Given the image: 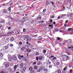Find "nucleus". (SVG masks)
Instances as JSON below:
<instances>
[{"instance_id": "49530a36", "label": "nucleus", "mask_w": 73, "mask_h": 73, "mask_svg": "<svg viewBox=\"0 0 73 73\" xmlns=\"http://www.w3.org/2000/svg\"><path fill=\"white\" fill-rule=\"evenodd\" d=\"M11 27H8V29L9 30H10L11 29Z\"/></svg>"}, {"instance_id": "473e14b6", "label": "nucleus", "mask_w": 73, "mask_h": 73, "mask_svg": "<svg viewBox=\"0 0 73 73\" xmlns=\"http://www.w3.org/2000/svg\"><path fill=\"white\" fill-rule=\"evenodd\" d=\"M46 11V9H44L43 11V13H45V11Z\"/></svg>"}, {"instance_id": "c85d7f7f", "label": "nucleus", "mask_w": 73, "mask_h": 73, "mask_svg": "<svg viewBox=\"0 0 73 73\" xmlns=\"http://www.w3.org/2000/svg\"><path fill=\"white\" fill-rule=\"evenodd\" d=\"M67 43H70V40H67Z\"/></svg>"}, {"instance_id": "f257e3e1", "label": "nucleus", "mask_w": 73, "mask_h": 73, "mask_svg": "<svg viewBox=\"0 0 73 73\" xmlns=\"http://www.w3.org/2000/svg\"><path fill=\"white\" fill-rule=\"evenodd\" d=\"M3 65H5V66L6 68H8L9 66V62H5L3 63Z\"/></svg>"}, {"instance_id": "13d9d810", "label": "nucleus", "mask_w": 73, "mask_h": 73, "mask_svg": "<svg viewBox=\"0 0 73 73\" xmlns=\"http://www.w3.org/2000/svg\"><path fill=\"white\" fill-rule=\"evenodd\" d=\"M52 4L53 5H54V2H52Z\"/></svg>"}, {"instance_id": "dca6fc26", "label": "nucleus", "mask_w": 73, "mask_h": 73, "mask_svg": "<svg viewBox=\"0 0 73 73\" xmlns=\"http://www.w3.org/2000/svg\"><path fill=\"white\" fill-rule=\"evenodd\" d=\"M27 52H31V50L29 49H27Z\"/></svg>"}, {"instance_id": "b1692460", "label": "nucleus", "mask_w": 73, "mask_h": 73, "mask_svg": "<svg viewBox=\"0 0 73 73\" xmlns=\"http://www.w3.org/2000/svg\"><path fill=\"white\" fill-rule=\"evenodd\" d=\"M31 40V39H29V38H28L27 39V40H26V41H29H29H30Z\"/></svg>"}, {"instance_id": "de8ad7c7", "label": "nucleus", "mask_w": 73, "mask_h": 73, "mask_svg": "<svg viewBox=\"0 0 73 73\" xmlns=\"http://www.w3.org/2000/svg\"><path fill=\"white\" fill-rule=\"evenodd\" d=\"M72 71H73V70H70V73H72Z\"/></svg>"}, {"instance_id": "f3484780", "label": "nucleus", "mask_w": 73, "mask_h": 73, "mask_svg": "<svg viewBox=\"0 0 73 73\" xmlns=\"http://www.w3.org/2000/svg\"><path fill=\"white\" fill-rule=\"evenodd\" d=\"M14 33V32H13V31H12V32H9L8 33V34H11V33Z\"/></svg>"}, {"instance_id": "c03bdc74", "label": "nucleus", "mask_w": 73, "mask_h": 73, "mask_svg": "<svg viewBox=\"0 0 73 73\" xmlns=\"http://www.w3.org/2000/svg\"><path fill=\"white\" fill-rule=\"evenodd\" d=\"M57 39L59 41V40H61V38L58 37Z\"/></svg>"}, {"instance_id": "393cba45", "label": "nucleus", "mask_w": 73, "mask_h": 73, "mask_svg": "<svg viewBox=\"0 0 73 73\" xmlns=\"http://www.w3.org/2000/svg\"><path fill=\"white\" fill-rule=\"evenodd\" d=\"M35 54L36 56H38V55H39V53L38 52H36L35 53Z\"/></svg>"}, {"instance_id": "37998d69", "label": "nucleus", "mask_w": 73, "mask_h": 73, "mask_svg": "<svg viewBox=\"0 0 73 73\" xmlns=\"http://www.w3.org/2000/svg\"><path fill=\"white\" fill-rule=\"evenodd\" d=\"M19 45H22V42H20L19 43Z\"/></svg>"}, {"instance_id": "5701e85b", "label": "nucleus", "mask_w": 73, "mask_h": 73, "mask_svg": "<svg viewBox=\"0 0 73 73\" xmlns=\"http://www.w3.org/2000/svg\"><path fill=\"white\" fill-rule=\"evenodd\" d=\"M23 65H24L23 64V63H21L20 64V66H21V67L22 68H23Z\"/></svg>"}, {"instance_id": "a211bd4d", "label": "nucleus", "mask_w": 73, "mask_h": 73, "mask_svg": "<svg viewBox=\"0 0 73 73\" xmlns=\"http://www.w3.org/2000/svg\"><path fill=\"white\" fill-rule=\"evenodd\" d=\"M25 35H23L20 37L21 38H25Z\"/></svg>"}, {"instance_id": "1a4fd4ad", "label": "nucleus", "mask_w": 73, "mask_h": 73, "mask_svg": "<svg viewBox=\"0 0 73 73\" xmlns=\"http://www.w3.org/2000/svg\"><path fill=\"white\" fill-rule=\"evenodd\" d=\"M38 59H39L40 60H41L42 59V57L41 56H39L38 57Z\"/></svg>"}, {"instance_id": "aec40b11", "label": "nucleus", "mask_w": 73, "mask_h": 73, "mask_svg": "<svg viewBox=\"0 0 73 73\" xmlns=\"http://www.w3.org/2000/svg\"><path fill=\"white\" fill-rule=\"evenodd\" d=\"M34 68L35 69V70H37V66H34Z\"/></svg>"}, {"instance_id": "864d4df0", "label": "nucleus", "mask_w": 73, "mask_h": 73, "mask_svg": "<svg viewBox=\"0 0 73 73\" xmlns=\"http://www.w3.org/2000/svg\"><path fill=\"white\" fill-rule=\"evenodd\" d=\"M0 73H4V72L3 71H2Z\"/></svg>"}, {"instance_id": "ddd939ff", "label": "nucleus", "mask_w": 73, "mask_h": 73, "mask_svg": "<svg viewBox=\"0 0 73 73\" xmlns=\"http://www.w3.org/2000/svg\"><path fill=\"white\" fill-rule=\"evenodd\" d=\"M51 3V1H48L47 3V5H48L49 4H50Z\"/></svg>"}, {"instance_id": "39448f33", "label": "nucleus", "mask_w": 73, "mask_h": 73, "mask_svg": "<svg viewBox=\"0 0 73 73\" xmlns=\"http://www.w3.org/2000/svg\"><path fill=\"white\" fill-rule=\"evenodd\" d=\"M12 58L13 60H17V58L16 56H13Z\"/></svg>"}, {"instance_id": "3c124183", "label": "nucleus", "mask_w": 73, "mask_h": 73, "mask_svg": "<svg viewBox=\"0 0 73 73\" xmlns=\"http://www.w3.org/2000/svg\"><path fill=\"white\" fill-rule=\"evenodd\" d=\"M48 26L49 27H50L51 26H53V24H52L51 25H49Z\"/></svg>"}, {"instance_id": "f03ea898", "label": "nucleus", "mask_w": 73, "mask_h": 73, "mask_svg": "<svg viewBox=\"0 0 73 73\" xmlns=\"http://www.w3.org/2000/svg\"><path fill=\"white\" fill-rule=\"evenodd\" d=\"M64 60L65 61V60H69V56H68V55H65L64 56Z\"/></svg>"}, {"instance_id": "0e129e2a", "label": "nucleus", "mask_w": 73, "mask_h": 73, "mask_svg": "<svg viewBox=\"0 0 73 73\" xmlns=\"http://www.w3.org/2000/svg\"><path fill=\"white\" fill-rule=\"evenodd\" d=\"M69 68H71V67H72V66H71V65H69Z\"/></svg>"}, {"instance_id": "8fccbe9b", "label": "nucleus", "mask_w": 73, "mask_h": 73, "mask_svg": "<svg viewBox=\"0 0 73 73\" xmlns=\"http://www.w3.org/2000/svg\"><path fill=\"white\" fill-rule=\"evenodd\" d=\"M56 59H57V58L55 57H54L53 58V60H56Z\"/></svg>"}, {"instance_id": "6e6552de", "label": "nucleus", "mask_w": 73, "mask_h": 73, "mask_svg": "<svg viewBox=\"0 0 73 73\" xmlns=\"http://www.w3.org/2000/svg\"><path fill=\"white\" fill-rule=\"evenodd\" d=\"M14 40H15V38L13 37H12L10 38V40L11 41H13Z\"/></svg>"}, {"instance_id": "2f4dec72", "label": "nucleus", "mask_w": 73, "mask_h": 73, "mask_svg": "<svg viewBox=\"0 0 73 73\" xmlns=\"http://www.w3.org/2000/svg\"><path fill=\"white\" fill-rule=\"evenodd\" d=\"M40 71H41V70L39 69H38L37 70V72H40Z\"/></svg>"}, {"instance_id": "ea45409f", "label": "nucleus", "mask_w": 73, "mask_h": 73, "mask_svg": "<svg viewBox=\"0 0 73 73\" xmlns=\"http://www.w3.org/2000/svg\"><path fill=\"white\" fill-rule=\"evenodd\" d=\"M36 60L38 61V56L36 57Z\"/></svg>"}, {"instance_id": "774afa93", "label": "nucleus", "mask_w": 73, "mask_h": 73, "mask_svg": "<svg viewBox=\"0 0 73 73\" xmlns=\"http://www.w3.org/2000/svg\"><path fill=\"white\" fill-rule=\"evenodd\" d=\"M19 34H20V33L19 32L17 33V35H19Z\"/></svg>"}, {"instance_id": "f704fd0d", "label": "nucleus", "mask_w": 73, "mask_h": 73, "mask_svg": "<svg viewBox=\"0 0 73 73\" xmlns=\"http://www.w3.org/2000/svg\"><path fill=\"white\" fill-rule=\"evenodd\" d=\"M0 56H1V57H3V54L1 53L0 54Z\"/></svg>"}, {"instance_id": "9b49d317", "label": "nucleus", "mask_w": 73, "mask_h": 73, "mask_svg": "<svg viewBox=\"0 0 73 73\" xmlns=\"http://www.w3.org/2000/svg\"><path fill=\"white\" fill-rule=\"evenodd\" d=\"M13 68H14V71H15V70H16V69H17V66L16 65H15L14 66Z\"/></svg>"}, {"instance_id": "20e7f679", "label": "nucleus", "mask_w": 73, "mask_h": 73, "mask_svg": "<svg viewBox=\"0 0 73 73\" xmlns=\"http://www.w3.org/2000/svg\"><path fill=\"white\" fill-rule=\"evenodd\" d=\"M29 37V36L28 35H25V38L24 39V40L26 41L27 40V39Z\"/></svg>"}, {"instance_id": "cd10ccee", "label": "nucleus", "mask_w": 73, "mask_h": 73, "mask_svg": "<svg viewBox=\"0 0 73 73\" xmlns=\"http://www.w3.org/2000/svg\"><path fill=\"white\" fill-rule=\"evenodd\" d=\"M44 70L43 71V72H45V71L46 72H48V69H44Z\"/></svg>"}, {"instance_id": "09e8293b", "label": "nucleus", "mask_w": 73, "mask_h": 73, "mask_svg": "<svg viewBox=\"0 0 73 73\" xmlns=\"http://www.w3.org/2000/svg\"><path fill=\"white\" fill-rule=\"evenodd\" d=\"M35 64H36V62H34L33 63V65H35Z\"/></svg>"}, {"instance_id": "c756f323", "label": "nucleus", "mask_w": 73, "mask_h": 73, "mask_svg": "<svg viewBox=\"0 0 73 73\" xmlns=\"http://www.w3.org/2000/svg\"><path fill=\"white\" fill-rule=\"evenodd\" d=\"M39 69L40 70H42V69H43V68H42V67H40V68H39Z\"/></svg>"}, {"instance_id": "4be33fe9", "label": "nucleus", "mask_w": 73, "mask_h": 73, "mask_svg": "<svg viewBox=\"0 0 73 73\" xmlns=\"http://www.w3.org/2000/svg\"><path fill=\"white\" fill-rule=\"evenodd\" d=\"M25 49V47H22L21 48V50H22V51H23V50H24Z\"/></svg>"}, {"instance_id": "a878e982", "label": "nucleus", "mask_w": 73, "mask_h": 73, "mask_svg": "<svg viewBox=\"0 0 73 73\" xmlns=\"http://www.w3.org/2000/svg\"><path fill=\"white\" fill-rule=\"evenodd\" d=\"M46 52V51L45 50H43V53H45Z\"/></svg>"}, {"instance_id": "603ef678", "label": "nucleus", "mask_w": 73, "mask_h": 73, "mask_svg": "<svg viewBox=\"0 0 73 73\" xmlns=\"http://www.w3.org/2000/svg\"><path fill=\"white\" fill-rule=\"evenodd\" d=\"M38 40H42V38H39L38 39Z\"/></svg>"}, {"instance_id": "2eb2a0df", "label": "nucleus", "mask_w": 73, "mask_h": 73, "mask_svg": "<svg viewBox=\"0 0 73 73\" xmlns=\"http://www.w3.org/2000/svg\"><path fill=\"white\" fill-rule=\"evenodd\" d=\"M30 73H35V70H32L30 71Z\"/></svg>"}, {"instance_id": "423d86ee", "label": "nucleus", "mask_w": 73, "mask_h": 73, "mask_svg": "<svg viewBox=\"0 0 73 73\" xmlns=\"http://www.w3.org/2000/svg\"><path fill=\"white\" fill-rule=\"evenodd\" d=\"M68 31H73V29L72 28H69Z\"/></svg>"}, {"instance_id": "c9c22d12", "label": "nucleus", "mask_w": 73, "mask_h": 73, "mask_svg": "<svg viewBox=\"0 0 73 73\" xmlns=\"http://www.w3.org/2000/svg\"><path fill=\"white\" fill-rule=\"evenodd\" d=\"M56 64L58 65H60V62H56Z\"/></svg>"}, {"instance_id": "4d7b16f0", "label": "nucleus", "mask_w": 73, "mask_h": 73, "mask_svg": "<svg viewBox=\"0 0 73 73\" xmlns=\"http://www.w3.org/2000/svg\"><path fill=\"white\" fill-rule=\"evenodd\" d=\"M49 67L50 68H52V66H51V65L49 66Z\"/></svg>"}, {"instance_id": "58836bf2", "label": "nucleus", "mask_w": 73, "mask_h": 73, "mask_svg": "<svg viewBox=\"0 0 73 73\" xmlns=\"http://www.w3.org/2000/svg\"><path fill=\"white\" fill-rule=\"evenodd\" d=\"M23 70L24 71H25L26 70V68L25 67H24L23 68Z\"/></svg>"}, {"instance_id": "e433bc0d", "label": "nucleus", "mask_w": 73, "mask_h": 73, "mask_svg": "<svg viewBox=\"0 0 73 73\" xmlns=\"http://www.w3.org/2000/svg\"><path fill=\"white\" fill-rule=\"evenodd\" d=\"M11 6H10L9 7V8L8 9V10L9 11H11Z\"/></svg>"}, {"instance_id": "72a5a7b5", "label": "nucleus", "mask_w": 73, "mask_h": 73, "mask_svg": "<svg viewBox=\"0 0 73 73\" xmlns=\"http://www.w3.org/2000/svg\"><path fill=\"white\" fill-rule=\"evenodd\" d=\"M11 69V68H9L7 69L8 70H9V71H10Z\"/></svg>"}, {"instance_id": "bb28decb", "label": "nucleus", "mask_w": 73, "mask_h": 73, "mask_svg": "<svg viewBox=\"0 0 73 73\" xmlns=\"http://www.w3.org/2000/svg\"><path fill=\"white\" fill-rule=\"evenodd\" d=\"M67 42V40H65L64 42L63 43V45L65 44H66V43Z\"/></svg>"}, {"instance_id": "69168bd1", "label": "nucleus", "mask_w": 73, "mask_h": 73, "mask_svg": "<svg viewBox=\"0 0 73 73\" xmlns=\"http://www.w3.org/2000/svg\"><path fill=\"white\" fill-rule=\"evenodd\" d=\"M54 16H53L52 17V19H53V18H54Z\"/></svg>"}, {"instance_id": "bf43d9fd", "label": "nucleus", "mask_w": 73, "mask_h": 73, "mask_svg": "<svg viewBox=\"0 0 73 73\" xmlns=\"http://www.w3.org/2000/svg\"><path fill=\"white\" fill-rule=\"evenodd\" d=\"M53 24L54 25H55L56 24V22H54Z\"/></svg>"}, {"instance_id": "0eeeda50", "label": "nucleus", "mask_w": 73, "mask_h": 73, "mask_svg": "<svg viewBox=\"0 0 73 73\" xmlns=\"http://www.w3.org/2000/svg\"><path fill=\"white\" fill-rule=\"evenodd\" d=\"M38 17H37V20H41V19L42 18V17H41L40 16L39 17H38Z\"/></svg>"}, {"instance_id": "4468645a", "label": "nucleus", "mask_w": 73, "mask_h": 73, "mask_svg": "<svg viewBox=\"0 0 73 73\" xmlns=\"http://www.w3.org/2000/svg\"><path fill=\"white\" fill-rule=\"evenodd\" d=\"M3 13H7V11L5 9H4L3 10Z\"/></svg>"}, {"instance_id": "a19ab883", "label": "nucleus", "mask_w": 73, "mask_h": 73, "mask_svg": "<svg viewBox=\"0 0 73 73\" xmlns=\"http://www.w3.org/2000/svg\"><path fill=\"white\" fill-rule=\"evenodd\" d=\"M10 46H13V44H10Z\"/></svg>"}, {"instance_id": "4c0bfd02", "label": "nucleus", "mask_w": 73, "mask_h": 73, "mask_svg": "<svg viewBox=\"0 0 73 73\" xmlns=\"http://www.w3.org/2000/svg\"><path fill=\"white\" fill-rule=\"evenodd\" d=\"M5 49H8V46H5Z\"/></svg>"}, {"instance_id": "9d476101", "label": "nucleus", "mask_w": 73, "mask_h": 73, "mask_svg": "<svg viewBox=\"0 0 73 73\" xmlns=\"http://www.w3.org/2000/svg\"><path fill=\"white\" fill-rule=\"evenodd\" d=\"M41 62H38L37 63V64L38 65V66H39L41 65Z\"/></svg>"}, {"instance_id": "a18cd8bd", "label": "nucleus", "mask_w": 73, "mask_h": 73, "mask_svg": "<svg viewBox=\"0 0 73 73\" xmlns=\"http://www.w3.org/2000/svg\"><path fill=\"white\" fill-rule=\"evenodd\" d=\"M67 67H66V68H64V71H65V70H66V69H67Z\"/></svg>"}, {"instance_id": "680f3d73", "label": "nucleus", "mask_w": 73, "mask_h": 73, "mask_svg": "<svg viewBox=\"0 0 73 73\" xmlns=\"http://www.w3.org/2000/svg\"><path fill=\"white\" fill-rule=\"evenodd\" d=\"M66 23H68V20H67L66 21Z\"/></svg>"}, {"instance_id": "7ed1b4c3", "label": "nucleus", "mask_w": 73, "mask_h": 73, "mask_svg": "<svg viewBox=\"0 0 73 73\" xmlns=\"http://www.w3.org/2000/svg\"><path fill=\"white\" fill-rule=\"evenodd\" d=\"M8 60L11 61L12 60V56L10 55H7Z\"/></svg>"}, {"instance_id": "5fc2aeb1", "label": "nucleus", "mask_w": 73, "mask_h": 73, "mask_svg": "<svg viewBox=\"0 0 73 73\" xmlns=\"http://www.w3.org/2000/svg\"><path fill=\"white\" fill-rule=\"evenodd\" d=\"M53 26H51V29H52V28H53Z\"/></svg>"}, {"instance_id": "6e6d98bb", "label": "nucleus", "mask_w": 73, "mask_h": 73, "mask_svg": "<svg viewBox=\"0 0 73 73\" xmlns=\"http://www.w3.org/2000/svg\"><path fill=\"white\" fill-rule=\"evenodd\" d=\"M8 73V71H5L4 72V73Z\"/></svg>"}, {"instance_id": "412c9836", "label": "nucleus", "mask_w": 73, "mask_h": 73, "mask_svg": "<svg viewBox=\"0 0 73 73\" xmlns=\"http://www.w3.org/2000/svg\"><path fill=\"white\" fill-rule=\"evenodd\" d=\"M58 72V73H61V70L60 69H58L57 70Z\"/></svg>"}, {"instance_id": "7c9ffc66", "label": "nucleus", "mask_w": 73, "mask_h": 73, "mask_svg": "<svg viewBox=\"0 0 73 73\" xmlns=\"http://www.w3.org/2000/svg\"><path fill=\"white\" fill-rule=\"evenodd\" d=\"M65 15H66L65 14L62 15L61 17H65Z\"/></svg>"}, {"instance_id": "6ab92c4d", "label": "nucleus", "mask_w": 73, "mask_h": 73, "mask_svg": "<svg viewBox=\"0 0 73 73\" xmlns=\"http://www.w3.org/2000/svg\"><path fill=\"white\" fill-rule=\"evenodd\" d=\"M18 58L20 60H21V55H19L18 56Z\"/></svg>"}, {"instance_id": "79ce46f5", "label": "nucleus", "mask_w": 73, "mask_h": 73, "mask_svg": "<svg viewBox=\"0 0 73 73\" xmlns=\"http://www.w3.org/2000/svg\"><path fill=\"white\" fill-rule=\"evenodd\" d=\"M23 31L24 32H26V30H25V29L24 28L23 29Z\"/></svg>"}, {"instance_id": "e2e57ef3", "label": "nucleus", "mask_w": 73, "mask_h": 73, "mask_svg": "<svg viewBox=\"0 0 73 73\" xmlns=\"http://www.w3.org/2000/svg\"><path fill=\"white\" fill-rule=\"evenodd\" d=\"M68 48H69V49H71V47H70V46H68Z\"/></svg>"}, {"instance_id": "f8f14e48", "label": "nucleus", "mask_w": 73, "mask_h": 73, "mask_svg": "<svg viewBox=\"0 0 73 73\" xmlns=\"http://www.w3.org/2000/svg\"><path fill=\"white\" fill-rule=\"evenodd\" d=\"M29 70L30 71H32L33 70V68L32 67H30L29 68Z\"/></svg>"}, {"instance_id": "338daca9", "label": "nucleus", "mask_w": 73, "mask_h": 73, "mask_svg": "<svg viewBox=\"0 0 73 73\" xmlns=\"http://www.w3.org/2000/svg\"><path fill=\"white\" fill-rule=\"evenodd\" d=\"M10 6H12V5H12V3H11L10 5Z\"/></svg>"}, {"instance_id": "052dcab7", "label": "nucleus", "mask_w": 73, "mask_h": 73, "mask_svg": "<svg viewBox=\"0 0 73 73\" xmlns=\"http://www.w3.org/2000/svg\"><path fill=\"white\" fill-rule=\"evenodd\" d=\"M51 58H53V57H54V56H53V55H52L51 56Z\"/></svg>"}]
</instances>
